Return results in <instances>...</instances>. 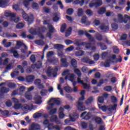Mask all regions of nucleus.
Returning a JSON list of instances; mask_svg holds the SVG:
<instances>
[{"mask_svg":"<svg viewBox=\"0 0 130 130\" xmlns=\"http://www.w3.org/2000/svg\"><path fill=\"white\" fill-rule=\"evenodd\" d=\"M84 53L85 52L82 50H79L76 52V55H77V56H82V55H84Z\"/></svg>","mask_w":130,"mask_h":130,"instance_id":"46","label":"nucleus"},{"mask_svg":"<svg viewBox=\"0 0 130 130\" xmlns=\"http://www.w3.org/2000/svg\"><path fill=\"white\" fill-rule=\"evenodd\" d=\"M74 13V9L73 8H69L67 10L66 13L67 15H69L70 16L73 15Z\"/></svg>","mask_w":130,"mask_h":130,"instance_id":"40","label":"nucleus"},{"mask_svg":"<svg viewBox=\"0 0 130 130\" xmlns=\"http://www.w3.org/2000/svg\"><path fill=\"white\" fill-rule=\"evenodd\" d=\"M54 17H53V22H58L59 21V17L57 15V14L54 13L53 14Z\"/></svg>","mask_w":130,"mask_h":130,"instance_id":"34","label":"nucleus"},{"mask_svg":"<svg viewBox=\"0 0 130 130\" xmlns=\"http://www.w3.org/2000/svg\"><path fill=\"white\" fill-rule=\"evenodd\" d=\"M56 111H57V109L56 108H54L51 110L49 112L50 115H53V114L56 113Z\"/></svg>","mask_w":130,"mask_h":130,"instance_id":"56","label":"nucleus"},{"mask_svg":"<svg viewBox=\"0 0 130 130\" xmlns=\"http://www.w3.org/2000/svg\"><path fill=\"white\" fill-rule=\"evenodd\" d=\"M122 61V57H121V56L120 55H119L118 56V60H116V61H112V62L113 63H117L118 62H121Z\"/></svg>","mask_w":130,"mask_h":130,"instance_id":"50","label":"nucleus"},{"mask_svg":"<svg viewBox=\"0 0 130 130\" xmlns=\"http://www.w3.org/2000/svg\"><path fill=\"white\" fill-rule=\"evenodd\" d=\"M110 59H107L105 60L104 66L105 68H109L110 67Z\"/></svg>","mask_w":130,"mask_h":130,"instance_id":"37","label":"nucleus"},{"mask_svg":"<svg viewBox=\"0 0 130 130\" xmlns=\"http://www.w3.org/2000/svg\"><path fill=\"white\" fill-rule=\"evenodd\" d=\"M35 43H36V44H37V45H39L40 46H43L45 44L44 41L41 40H36L35 41Z\"/></svg>","mask_w":130,"mask_h":130,"instance_id":"25","label":"nucleus"},{"mask_svg":"<svg viewBox=\"0 0 130 130\" xmlns=\"http://www.w3.org/2000/svg\"><path fill=\"white\" fill-rule=\"evenodd\" d=\"M64 42L66 45H70V44H73V43H74V42L71 40H66Z\"/></svg>","mask_w":130,"mask_h":130,"instance_id":"62","label":"nucleus"},{"mask_svg":"<svg viewBox=\"0 0 130 130\" xmlns=\"http://www.w3.org/2000/svg\"><path fill=\"white\" fill-rule=\"evenodd\" d=\"M47 29V28H46V27L45 26H41L40 27H39L38 28V32H40V35H41V34L44 33V32L46 31Z\"/></svg>","mask_w":130,"mask_h":130,"instance_id":"22","label":"nucleus"},{"mask_svg":"<svg viewBox=\"0 0 130 130\" xmlns=\"http://www.w3.org/2000/svg\"><path fill=\"white\" fill-rule=\"evenodd\" d=\"M83 86V88L85 89H90V85L87 84V83H84L82 84Z\"/></svg>","mask_w":130,"mask_h":130,"instance_id":"64","label":"nucleus"},{"mask_svg":"<svg viewBox=\"0 0 130 130\" xmlns=\"http://www.w3.org/2000/svg\"><path fill=\"white\" fill-rule=\"evenodd\" d=\"M25 91H26V87H25V86L22 85L19 87V94H20V95H22Z\"/></svg>","mask_w":130,"mask_h":130,"instance_id":"33","label":"nucleus"},{"mask_svg":"<svg viewBox=\"0 0 130 130\" xmlns=\"http://www.w3.org/2000/svg\"><path fill=\"white\" fill-rule=\"evenodd\" d=\"M74 5H79L80 4V7L83 6V5L85 4V0H75V1L73 2Z\"/></svg>","mask_w":130,"mask_h":130,"instance_id":"21","label":"nucleus"},{"mask_svg":"<svg viewBox=\"0 0 130 130\" xmlns=\"http://www.w3.org/2000/svg\"><path fill=\"white\" fill-rule=\"evenodd\" d=\"M53 54H54V51H49L47 53V57H48V58H50V57H51V56H52Z\"/></svg>","mask_w":130,"mask_h":130,"instance_id":"52","label":"nucleus"},{"mask_svg":"<svg viewBox=\"0 0 130 130\" xmlns=\"http://www.w3.org/2000/svg\"><path fill=\"white\" fill-rule=\"evenodd\" d=\"M34 0H23L22 4L26 9L29 10V6H30V2H33Z\"/></svg>","mask_w":130,"mask_h":130,"instance_id":"13","label":"nucleus"},{"mask_svg":"<svg viewBox=\"0 0 130 130\" xmlns=\"http://www.w3.org/2000/svg\"><path fill=\"white\" fill-rule=\"evenodd\" d=\"M111 100L112 103L115 104L117 103V98H116V97L114 95H112L111 96Z\"/></svg>","mask_w":130,"mask_h":130,"instance_id":"47","label":"nucleus"},{"mask_svg":"<svg viewBox=\"0 0 130 130\" xmlns=\"http://www.w3.org/2000/svg\"><path fill=\"white\" fill-rule=\"evenodd\" d=\"M113 51L114 53H115L116 54H118L119 53V49H118V47L117 46H115L113 47Z\"/></svg>","mask_w":130,"mask_h":130,"instance_id":"39","label":"nucleus"},{"mask_svg":"<svg viewBox=\"0 0 130 130\" xmlns=\"http://www.w3.org/2000/svg\"><path fill=\"white\" fill-rule=\"evenodd\" d=\"M71 121H72V122H75V121H76V119L72 116H70V119L68 118L65 119L64 120L65 123H67V124L70 123Z\"/></svg>","mask_w":130,"mask_h":130,"instance_id":"23","label":"nucleus"},{"mask_svg":"<svg viewBox=\"0 0 130 130\" xmlns=\"http://www.w3.org/2000/svg\"><path fill=\"white\" fill-rule=\"evenodd\" d=\"M32 9L34 10H38L39 8V5H38V3H36L35 2L32 3L31 5Z\"/></svg>","mask_w":130,"mask_h":130,"instance_id":"45","label":"nucleus"},{"mask_svg":"<svg viewBox=\"0 0 130 130\" xmlns=\"http://www.w3.org/2000/svg\"><path fill=\"white\" fill-rule=\"evenodd\" d=\"M8 86L9 88H11V89L16 88V84L13 83L12 82L8 83Z\"/></svg>","mask_w":130,"mask_h":130,"instance_id":"55","label":"nucleus"},{"mask_svg":"<svg viewBox=\"0 0 130 130\" xmlns=\"http://www.w3.org/2000/svg\"><path fill=\"white\" fill-rule=\"evenodd\" d=\"M28 130H40V125L32 122L28 128Z\"/></svg>","mask_w":130,"mask_h":130,"instance_id":"5","label":"nucleus"},{"mask_svg":"<svg viewBox=\"0 0 130 130\" xmlns=\"http://www.w3.org/2000/svg\"><path fill=\"white\" fill-rule=\"evenodd\" d=\"M54 47L57 49V54L59 57H60L61 58L66 57V55H64V54L63 53V50H62V48H63V45L57 44L54 45Z\"/></svg>","mask_w":130,"mask_h":130,"instance_id":"2","label":"nucleus"},{"mask_svg":"<svg viewBox=\"0 0 130 130\" xmlns=\"http://www.w3.org/2000/svg\"><path fill=\"white\" fill-rule=\"evenodd\" d=\"M58 72V68L57 67L55 69H51L48 71L47 74L48 76H53L54 78H55L57 76V72Z\"/></svg>","mask_w":130,"mask_h":130,"instance_id":"3","label":"nucleus"},{"mask_svg":"<svg viewBox=\"0 0 130 130\" xmlns=\"http://www.w3.org/2000/svg\"><path fill=\"white\" fill-rule=\"evenodd\" d=\"M64 90L67 92V93H72V88H71V87L69 86H65L64 87Z\"/></svg>","mask_w":130,"mask_h":130,"instance_id":"48","label":"nucleus"},{"mask_svg":"<svg viewBox=\"0 0 130 130\" xmlns=\"http://www.w3.org/2000/svg\"><path fill=\"white\" fill-rule=\"evenodd\" d=\"M42 116V113L37 112L33 115L34 118H39Z\"/></svg>","mask_w":130,"mask_h":130,"instance_id":"43","label":"nucleus"},{"mask_svg":"<svg viewBox=\"0 0 130 130\" xmlns=\"http://www.w3.org/2000/svg\"><path fill=\"white\" fill-rule=\"evenodd\" d=\"M99 107L100 109H101L103 112H106L108 110V108L106 105L101 106V105H99Z\"/></svg>","mask_w":130,"mask_h":130,"instance_id":"30","label":"nucleus"},{"mask_svg":"<svg viewBox=\"0 0 130 130\" xmlns=\"http://www.w3.org/2000/svg\"><path fill=\"white\" fill-rule=\"evenodd\" d=\"M50 120L52 122H55L57 124H60V120L57 118V116L54 115L50 118Z\"/></svg>","mask_w":130,"mask_h":130,"instance_id":"7","label":"nucleus"},{"mask_svg":"<svg viewBox=\"0 0 130 130\" xmlns=\"http://www.w3.org/2000/svg\"><path fill=\"white\" fill-rule=\"evenodd\" d=\"M17 29H22V28H24V24L22 23H19L16 25Z\"/></svg>","mask_w":130,"mask_h":130,"instance_id":"60","label":"nucleus"},{"mask_svg":"<svg viewBox=\"0 0 130 130\" xmlns=\"http://www.w3.org/2000/svg\"><path fill=\"white\" fill-rule=\"evenodd\" d=\"M69 80L70 82H75V75L73 74H68L65 77V80Z\"/></svg>","mask_w":130,"mask_h":130,"instance_id":"12","label":"nucleus"},{"mask_svg":"<svg viewBox=\"0 0 130 130\" xmlns=\"http://www.w3.org/2000/svg\"><path fill=\"white\" fill-rule=\"evenodd\" d=\"M73 28L71 27H69L66 32H65L66 37H69L72 34Z\"/></svg>","mask_w":130,"mask_h":130,"instance_id":"26","label":"nucleus"},{"mask_svg":"<svg viewBox=\"0 0 130 130\" xmlns=\"http://www.w3.org/2000/svg\"><path fill=\"white\" fill-rule=\"evenodd\" d=\"M71 64L72 68L76 69L78 67V62H77V60L75 59H72L71 60Z\"/></svg>","mask_w":130,"mask_h":130,"instance_id":"16","label":"nucleus"},{"mask_svg":"<svg viewBox=\"0 0 130 130\" xmlns=\"http://www.w3.org/2000/svg\"><path fill=\"white\" fill-rule=\"evenodd\" d=\"M77 15L78 17H82L83 16V9H79L78 10Z\"/></svg>","mask_w":130,"mask_h":130,"instance_id":"58","label":"nucleus"},{"mask_svg":"<svg viewBox=\"0 0 130 130\" xmlns=\"http://www.w3.org/2000/svg\"><path fill=\"white\" fill-rule=\"evenodd\" d=\"M85 36L87 38L89 39V41H91V42H93V41H94V38H92V36L90 34L86 32L85 33Z\"/></svg>","mask_w":130,"mask_h":130,"instance_id":"36","label":"nucleus"},{"mask_svg":"<svg viewBox=\"0 0 130 130\" xmlns=\"http://www.w3.org/2000/svg\"><path fill=\"white\" fill-rule=\"evenodd\" d=\"M35 79V77L34 76L30 75L26 77V81L27 83H31V82H33Z\"/></svg>","mask_w":130,"mask_h":130,"instance_id":"19","label":"nucleus"},{"mask_svg":"<svg viewBox=\"0 0 130 130\" xmlns=\"http://www.w3.org/2000/svg\"><path fill=\"white\" fill-rule=\"evenodd\" d=\"M77 109L79 110V111H85V110H87V108L85 107V106H83V103L81 102H77Z\"/></svg>","mask_w":130,"mask_h":130,"instance_id":"9","label":"nucleus"},{"mask_svg":"<svg viewBox=\"0 0 130 130\" xmlns=\"http://www.w3.org/2000/svg\"><path fill=\"white\" fill-rule=\"evenodd\" d=\"M11 52L13 54V56H14L15 58H19V55L17 51L12 49L11 50Z\"/></svg>","mask_w":130,"mask_h":130,"instance_id":"32","label":"nucleus"},{"mask_svg":"<svg viewBox=\"0 0 130 130\" xmlns=\"http://www.w3.org/2000/svg\"><path fill=\"white\" fill-rule=\"evenodd\" d=\"M10 92V89L8 87H3L0 89V99H4L5 97V94L9 93Z\"/></svg>","mask_w":130,"mask_h":130,"instance_id":"4","label":"nucleus"},{"mask_svg":"<svg viewBox=\"0 0 130 130\" xmlns=\"http://www.w3.org/2000/svg\"><path fill=\"white\" fill-rule=\"evenodd\" d=\"M127 38V35L126 34H123L121 36L120 39L121 40H126Z\"/></svg>","mask_w":130,"mask_h":130,"instance_id":"63","label":"nucleus"},{"mask_svg":"<svg viewBox=\"0 0 130 130\" xmlns=\"http://www.w3.org/2000/svg\"><path fill=\"white\" fill-rule=\"evenodd\" d=\"M104 91L107 92H111L112 91V87L111 86H107L104 88Z\"/></svg>","mask_w":130,"mask_h":130,"instance_id":"42","label":"nucleus"},{"mask_svg":"<svg viewBox=\"0 0 130 130\" xmlns=\"http://www.w3.org/2000/svg\"><path fill=\"white\" fill-rule=\"evenodd\" d=\"M66 29H67V24L66 23H63L60 27V32H61V33H63V32H64V31H66Z\"/></svg>","mask_w":130,"mask_h":130,"instance_id":"38","label":"nucleus"},{"mask_svg":"<svg viewBox=\"0 0 130 130\" xmlns=\"http://www.w3.org/2000/svg\"><path fill=\"white\" fill-rule=\"evenodd\" d=\"M8 2L6 1L0 0V8H5L7 7Z\"/></svg>","mask_w":130,"mask_h":130,"instance_id":"24","label":"nucleus"},{"mask_svg":"<svg viewBox=\"0 0 130 130\" xmlns=\"http://www.w3.org/2000/svg\"><path fill=\"white\" fill-rule=\"evenodd\" d=\"M99 45L102 50H106L107 49V46L103 43H100Z\"/></svg>","mask_w":130,"mask_h":130,"instance_id":"35","label":"nucleus"},{"mask_svg":"<svg viewBox=\"0 0 130 130\" xmlns=\"http://www.w3.org/2000/svg\"><path fill=\"white\" fill-rule=\"evenodd\" d=\"M100 28L105 33H107L109 31V27L108 26L105 25V24H102L100 26Z\"/></svg>","mask_w":130,"mask_h":130,"instance_id":"14","label":"nucleus"},{"mask_svg":"<svg viewBox=\"0 0 130 130\" xmlns=\"http://www.w3.org/2000/svg\"><path fill=\"white\" fill-rule=\"evenodd\" d=\"M74 73H75V74L79 77H81L82 76V73L81 72V71L78 69H75L74 70Z\"/></svg>","mask_w":130,"mask_h":130,"instance_id":"51","label":"nucleus"},{"mask_svg":"<svg viewBox=\"0 0 130 130\" xmlns=\"http://www.w3.org/2000/svg\"><path fill=\"white\" fill-rule=\"evenodd\" d=\"M35 85L37 86L38 89H43L44 88V86L43 84L41 83V80L40 79H36L34 82Z\"/></svg>","mask_w":130,"mask_h":130,"instance_id":"11","label":"nucleus"},{"mask_svg":"<svg viewBox=\"0 0 130 130\" xmlns=\"http://www.w3.org/2000/svg\"><path fill=\"white\" fill-rule=\"evenodd\" d=\"M94 4L95 5V8H98V7L102 6V1L100 0L94 3Z\"/></svg>","mask_w":130,"mask_h":130,"instance_id":"54","label":"nucleus"},{"mask_svg":"<svg viewBox=\"0 0 130 130\" xmlns=\"http://www.w3.org/2000/svg\"><path fill=\"white\" fill-rule=\"evenodd\" d=\"M3 45L4 46V47L8 48L12 45V43L11 42H7V39H4L3 41Z\"/></svg>","mask_w":130,"mask_h":130,"instance_id":"18","label":"nucleus"},{"mask_svg":"<svg viewBox=\"0 0 130 130\" xmlns=\"http://www.w3.org/2000/svg\"><path fill=\"white\" fill-rule=\"evenodd\" d=\"M5 17H10V20H13V18L16 16V14L14 13H9V12H5Z\"/></svg>","mask_w":130,"mask_h":130,"instance_id":"17","label":"nucleus"},{"mask_svg":"<svg viewBox=\"0 0 130 130\" xmlns=\"http://www.w3.org/2000/svg\"><path fill=\"white\" fill-rule=\"evenodd\" d=\"M116 108H117V104H114L113 106H112L110 108V106H109V107L108 108V110L110 112L111 110H113V111H114L116 110Z\"/></svg>","mask_w":130,"mask_h":130,"instance_id":"31","label":"nucleus"},{"mask_svg":"<svg viewBox=\"0 0 130 130\" xmlns=\"http://www.w3.org/2000/svg\"><path fill=\"white\" fill-rule=\"evenodd\" d=\"M93 99L92 96H90L89 98H88L86 101H85V104H91V103H92V102L93 101Z\"/></svg>","mask_w":130,"mask_h":130,"instance_id":"41","label":"nucleus"},{"mask_svg":"<svg viewBox=\"0 0 130 130\" xmlns=\"http://www.w3.org/2000/svg\"><path fill=\"white\" fill-rule=\"evenodd\" d=\"M61 66L62 68H68L69 67V62L67 57L61 58L60 59Z\"/></svg>","mask_w":130,"mask_h":130,"instance_id":"6","label":"nucleus"},{"mask_svg":"<svg viewBox=\"0 0 130 130\" xmlns=\"http://www.w3.org/2000/svg\"><path fill=\"white\" fill-rule=\"evenodd\" d=\"M34 100L36 101V104H41L42 101L41 100V96L40 95H36Z\"/></svg>","mask_w":130,"mask_h":130,"instance_id":"15","label":"nucleus"},{"mask_svg":"<svg viewBox=\"0 0 130 130\" xmlns=\"http://www.w3.org/2000/svg\"><path fill=\"white\" fill-rule=\"evenodd\" d=\"M19 74H20V72L15 71L11 74V76L12 78H15V77H17V76H18Z\"/></svg>","mask_w":130,"mask_h":130,"instance_id":"44","label":"nucleus"},{"mask_svg":"<svg viewBox=\"0 0 130 130\" xmlns=\"http://www.w3.org/2000/svg\"><path fill=\"white\" fill-rule=\"evenodd\" d=\"M29 32L31 35H34V36H36V35H40V32L38 31V29L37 30L36 28H30L29 30Z\"/></svg>","mask_w":130,"mask_h":130,"instance_id":"10","label":"nucleus"},{"mask_svg":"<svg viewBox=\"0 0 130 130\" xmlns=\"http://www.w3.org/2000/svg\"><path fill=\"white\" fill-rule=\"evenodd\" d=\"M81 23H82V24H86V23H87L86 25L87 26L91 25V22H87V17L85 16H84L82 17Z\"/></svg>","mask_w":130,"mask_h":130,"instance_id":"20","label":"nucleus"},{"mask_svg":"<svg viewBox=\"0 0 130 130\" xmlns=\"http://www.w3.org/2000/svg\"><path fill=\"white\" fill-rule=\"evenodd\" d=\"M86 48L87 49H90V50H92L93 51H95L96 50V46H86Z\"/></svg>","mask_w":130,"mask_h":130,"instance_id":"57","label":"nucleus"},{"mask_svg":"<svg viewBox=\"0 0 130 130\" xmlns=\"http://www.w3.org/2000/svg\"><path fill=\"white\" fill-rule=\"evenodd\" d=\"M96 38L99 41H101L103 39V36H102V35L98 34L96 35Z\"/></svg>","mask_w":130,"mask_h":130,"instance_id":"59","label":"nucleus"},{"mask_svg":"<svg viewBox=\"0 0 130 130\" xmlns=\"http://www.w3.org/2000/svg\"><path fill=\"white\" fill-rule=\"evenodd\" d=\"M11 70H12V64H9L5 68V71H3V74H6V73H8V71H11Z\"/></svg>","mask_w":130,"mask_h":130,"instance_id":"29","label":"nucleus"},{"mask_svg":"<svg viewBox=\"0 0 130 130\" xmlns=\"http://www.w3.org/2000/svg\"><path fill=\"white\" fill-rule=\"evenodd\" d=\"M22 16L24 21L28 22L29 25L32 24L34 22V16L33 14L28 15L25 11L22 12Z\"/></svg>","mask_w":130,"mask_h":130,"instance_id":"1","label":"nucleus"},{"mask_svg":"<svg viewBox=\"0 0 130 130\" xmlns=\"http://www.w3.org/2000/svg\"><path fill=\"white\" fill-rule=\"evenodd\" d=\"M74 42L76 46H82L85 44V42L80 43V40L79 39L75 40Z\"/></svg>","mask_w":130,"mask_h":130,"instance_id":"27","label":"nucleus"},{"mask_svg":"<svg viewBox=\"0 0 130 130\" xmlns=\"http://www.w3.org/2000/svg\"><path fill=\"white\" fill-rule=\"evenodd\" d=\"M30 61L34 63L36 61V57H35V55L32 54L30 57Z\"/></svg>","mask_w":130,"mask_h":130,"instance_id":"53","label":"nucleus"},{"mask_svg":"<svg viewBox=\"0 0 130 130\" xmlns=\"http://www.w3.org/2000/svg\"><path fill=\"white\" fill-rule=\"evenodd\" d=\"M48 28L49 29V32L51 33H53V32H54V27H53L51 24L49 25Z\"/></svg>","mask_w":130,"mask_h":130,"instance_id":"49","label":"nucleus"},{"mask_svg":"<svg viewBox=\"0 0 130 130\" xmlns=\"http://www.w3.org/2000/svg\"><path fill=\"white\" fill-rule=\"evenodd\" d=\"M86 14L88 15V16H89V17H91V16H93V12L91 11L90 9H88L86 11Z\"/></svg>","mask_w":130,"mask_h":130,"instance_id":"61","label":"nucleus"},{"mask_svg":"<svg viewBox=\"0 0 130 130\" xmlns=\"http://www.w3.org/2000/svg\"><path fill=\"white\" fill-rule=\"evenodd\" d=\"M106 12V8L105 7H101L99 10L98 13L99 15H103Z\"/></svg>","mask_w":130,"mask_h":130,"instance_id":"28","label":"nucleus"},{"mask_svg":"<svg viewBox=\"0 0 130 130\" xmlns=\"http://www.w3.org/2000/svg\"><path fill=\"white\" fill-rule=\"evenodd\" d=\"M47 61L52 64H55L58 62V58L55 57H51L48 58Z\"/></svg>","mask_w":130,"mask_h":130,"instance_id":"8","label":"nucleus"}]
</instances>
